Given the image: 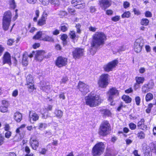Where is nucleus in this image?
Here are the masks:
<instances>
[{"mask_svg": "<svg viewBox=\"0 0 156 156\" xmlns=\"http://www.w3.org/2000/svg\"><path fill=\"white\" fill-rule=\"evenodd\" d=\"M118 63V61L115 60L105 65L103 67L105 71L109 72L112 70V69L116 66Z\"/></svg>", "mask_w": 156, "mask_h": 156, "instance_id": "nucleus-11", "label": "nucleus"}, {"mask_svg": "<svg viewBox=\"0 0 156 156\" xmlns=\"http://www.w3.org/2000/svg\"><path fill=\"white\" fill-rule=\"evenodd\" d=\"M147 84H144L142 87V91L143 93H145L150 91L148 89Z\"/></svg>", "mask_w": 156, "mask_h": 156, "instance_id": "nucleus-29", "label": "nucleus"}, {"mask_svg": "<svg viewBox=\"0 0 156 156\" xmlns=\"http://www.w3.org/2000/svg\"><path fill=\"white\" fill-rule=\"evenodd\" d=\"M141 99L139 96H136L135 98V101L136 105L139 106L140 105Z\"/></svg>", "mask_w": 156, "mask_h": 156, "instance_id": "nucleus-45", "label": "nucleus"}, {"mask_svg": "<svg viewBox=\"0 0 156 156\" xmlns=\"http://www.w3.org/2000/svg\"><path fill=\"white\" fill-rule=\"evenodd\" d=\"M67 36L66 34H63L61 37V39L62 40H66L67 38Z\"/></svg>", "mask_w": 156, "mask_h": 156, "instance_id": "nucleus-64", "label": "nucleus"}, {"mask_svg": "<svg viewBox=\"0 0 156 156\" xmlns=\"http://www.w3.org/2000/svg\"><path fill=\"white\" fill-rule=\"evenodd\" d=\"M133 11L135 14L139 15L141 14L139 10L137 9L136 8L133 9Z\"/></svg>", "mask_w": 156, "mask_h": 156, "instance_id": "nucleus-59", "label": "nucleus"}, {"mask_svg": "<svg viewBox=\"0 0 156 156\" xmlns=\"http://www.w3.org/2000/svg\"><path fill=\"white\" fill-rule=\"evenodd\" d=\"M144 156H152L150 153V149H147L144 152Z\"/></svg>", "mask_w": 156, "mask_h": 156, "instance_id": "nucleus-48", "label": "nucleus"}, {"mask_svg": "<svg viewBox=\"0 0 156 156\" xmlns=\"http://www.w3.org/2000/svg\"><path fill=\"white\" fill-rule=\"evenodd\" d=\"M68 10L69 13L72 14L73 13L75 12V11L74 9L70 7L68 8Z\"/></svg>", "mask_w": 156, "mask_h": 156, "instance_id": "nucleus-60", "label": "nucleus"}, {"mask_svg": "<svg viewBox=\"0 0 156 156\" xmlns=\"http://www.w3.org/2000/svg\"><path fill=\"white\" fill-rule=\"evenodd\" d=\"M88 29L90 31L94 32L96 31L97 28L95 27L90 26L89 27Z\"/></svg>", "mask_w": 156, "mask_h": 156, "instance_id": "nucleus-57", "label": "nucleus"}, {"mask_svg": "<svg viewBox=\"0 0 156 156\" xmlns=\"http://www.w3.org/2000/svg\"><path fill=\"white\" fill-rule=\"evenodd\" d=\"M54 113L55 116L58 118H61L63 115V112L58 109H55Z\"/></svg>", "mask_w": 156, "mask_h": 156, "instance_id": "nucleus-23", "label": "nucleus"}, {"mask_svg": "<svg viewBox=\"0 0 156 156\" xmlns=\"http://www.w3.org/2000/svg\"><path fill=\"white\" fill-rule=\"evenodd\" d=\"M119 92L118 90L115 87H112L110 88L108 91V100L111 103V105H112V102L113 101L114 98L118 95Z\"/></svg>", "mask_w": 156, "mask_h": 156, "instance_id": "nucleus-7", "label": "nucleus"}, {"mask_svg": "<svg viewBox=\"0 0 156 156\" xmlns=\"http://www.w3.org/2000/svg\"><path fill=\"white\" fill-rule=\"evenodd\" d=\"M130 16V13L129 11L125 12L122 15V17L123 18H129Z\"/></svg>", "mask_w": 156, "mask_h": 156, "instance_id": "nucleus-35", "label": "nucleus"}, {"mask_svg": "<svg viewBox=\"0 0 156 156\" xmlns=\"http://www.w3.org/2000/svg\"><path fill=\"white\" fill-rule=\"evenodd\" d=\"M30 143L31 146L34 150H36L38 147V142L36 139L31 138L30 140Z\"/></svg>", "mask_w": 156, "mask_h": 156, "instance_id": "nucleus-17", "label": "nucleus"}, {"mask_svg": "<svg viewBox=\"0 0 156 156\" xmlns=\"http://www.w3.org/2000/svg\"><path fill=\"white\" fill-rule=\"evenodd\" d=\"M18 94V91L17 90H15L13 91L12 93V96L14 97L17 96Z\"/></svg>", "mask_w": 156, "mask_h": 156, "instance_id": "nucleus-58", "label": "nucleus"}, {"mask_svg": "<svg viewBox=\"0 0 156 156\" xmlns=\"http://www.w3.org/2000/svg\"><path fill=\"white\" fill-rule=\"evenodd\" d=\"M42 32L40 31L37 32L36 34L33 37L34 39H38L41 37L42 34Z\"/></svg>", "mask_w": 156, "mask_h": 156, "instance_id": "nucleus-36", "label": "nucleus"}, {"mask_svg": "<svg viewBox=\"0 0 156 156\" xmlns=\"http://www.w3.org/2000/svg\"><path fill=\"white\" fill-rule=\"evenodd\" d=\"M122 99L125 101L126 103H129L131 101V99L129 96L124 95L122 97Z\"/></svg>", "mask_w": 156, "mask_h": 156, "instance_id": "nucleus-28", "label": "nucleus"}, {"mask_svg": "<svg viewBox=\"0 0 156 156\" xmlns=\"http://www.w3.org/2000/svg\"><path fill=\"white\" fill-rule=\"evenodd\" d=\"M12 14L9 11L5 12L2 19V28L5 31L7 30L10 25L11 20Z\"/></svg>", "mask_w": 156, "mask_h": 156, "instance_id": "nucleus-3", "label": "nucleus"}, {"mask_svg": "<svg viewBox=\"0 0 156 156\" xmlns=\"http://www.w3.org/2000/svg\"><path fill=\"white\" fill-rule=\"evenodd\" d=\"M78 88L83 95L89 92V86L85 83L80 82L78 84Z\"/></svg>", "mask_w": 156, "mask_h": 156, "instance_id": "nucleus-12", "label": "nucleus"}, {"mask_svg": "<svg viewBox=\"0 0 156 156\" xmlns=\"http://www.w3.org/2000/svg\"><path fill=\"white\" fill-rule=\"evenodd\" d=\"M71 3L75 7H76V5H80L82 4L85 3L83 0H73L71 2Z\"/></svg>", "mask_w": 156, "mask_h": 156, "instance_id": "nucleus-21", "label": "nucleus"}, {"mask_svg": "<svg viewBox=\"0 0 156 156\" xmlns=\"http://www.w3.org/2000/svg\"><path fill=\"white\" fill-rule=\"evenodd\" d=\"M45 52L43 50H39L36 51L35 54V59L39 61H41L44 57H45Z\"/></svg>", "mask_w": 156, "mask_h": 156, "instance_id": "nucleus-15", "label": "nucleus"}, {"mask_svg": "<svg viewBox=\"0 0 156 156\" xmlns=\"http://www.w3.org/2000/svg\"><path fill=\"white\" fill-rule=\"evenodd\" d=\"M101 113L105 115L109 116L111 114V112L109 110L107 109H103L101 111Z\"/></svg>", "mask_w": 156, "mask_h": 156, "instance_id": "nucleus-34", "label": "nucleus"}, {"mask_svg": "<svg viewBox=\"0 0 156 156\" xmlns=\"http://www.w3.org/2000/svg\"><path fill=\"white\" fill-rule=\"evenodd\" d=\"M105 145L104 143L101 142L96 144L93 147L92 154L93 156H100L104 152Z\"/></svg>", "mask_w": 156, "mask_h": 156, "instance_id": "nucleus-4", "label": "nucleus"}, {"mask_svg": "<svg viewBox=\"0 0 156 156\" xmlns=\"http://www.w3.org/2000/svg\"><path fill=\"white\" fill-rule=\"evenodd\" d=\"M68 79L67 77H63L60 82V84L61 85L64 84L68 81Z\"/></svg>", "mask_w": 156, "mask_h": 156, "instance_id": "nucleus-41", "label": "nucleus"}, {"mask_svg": "<svg viewBox=\"0 0 156 156\" xmlns=\"http://www.w3.org/2000/svg\"><path fill=\"white\" fill-rule=\"evenodd\" d=\"M130 128L132 130H134L136 128V125L133 123H130L129 124Z\"/></svg>", "mask_w": 156, "mask_h": 156, "instance_id": "nucleus-47", "label": "nucleus"}, {"mask_svg": "<svg viewBox=\"0 0 156 156\" xmlns=\"http://www.w3.org/2000/svg\"><path fill=\"white\" fill-rule=\"evenodd\" d=\"M42 40L44 41L48 42H54V39L52 37L48 35H45L42 37Z\"/></svg>", "mask_w": 156, "mask_h": 156, "instance_id": "nucleus-22", "label": "nucleus"}, {"mask_svg": "<svg viewBox=\"0 0 156 156\" xmlns=\"http://www.w3.org/2000/svg\"><path fill=\"white\" fill-rule=\"evenodd\" d=\"M86 104L90 107H94L98 106L102 101L99 95L90 94L85 97Z\"/></svg>", "mask_w": 156, "mask_h": 156, "instance_id": "nucleus-2", "label": "nucleus"}, {"mask_svg": "<svg viewBox=\"0 0 156 156\" xmlns=\"http://www.w3.org/2000/svg\"><path fill=\"white\" fill-rule=\"evenodd\" d=\"M89 7V10L90 12L91 13H93L95 12L96 11V8L95 6H91Z\"/></svg>", "mask_w": 156, "mask_h": 156, "instance_id": "nucleus-40", "label": "nucleus"}, {"mask_svg": "<svg viewBox=\"0 0 156 156\" xmlns=\"http://www.w3.org/2000/svg\"><path fill=\"white\" fill-rule=\"evenodd\" d=\"M30 120V122L32 121H36L38 120L39 118L38 115L35 112H30L29 114Z\"/></svg>", "mask_w": 156, "mask_h": 156, "instance_id": "nucleus-18", "label": "nucleus"}, {"mask_svg": "<svg viewBox=\"0 0 156 156\" xmlns=\"http://www.w3.org/2000/svg\"><path fill=\"white\" fill-rule=\"evenodd\" d=\"M70 37L72 39H74L76 37L75 32L73 30L70 31L69 33Z\"/></svg>", "mask_w": 156, "mask_h": 156, "instance_id": "nucleus-38", "label": "nucleus"}, {"mask_svg": "<svg viewBox=\"0 0 156 156\" xmlns=\"http://www.w3.org/2000/svg\"><path fill=\"white\" fill-rule=\"evenodd\" d=\"M28 57L25 55L23 56V58L22 61V63L23 65L24 66H26L27 65L28 61L27 60Z\"/></svg>", "mask_w": 156, "mask_h": 156, "instance_id": "nucleus-30", "label": "nucleus"}, {"mask_svg": "<svg viewBox=\"0 0 156 156\" xmlns=\"http://www.w3.org/2000/svg\"><path fill=\"white\" fill-rule=\"evenodd\" d=\"M2 63L3 64H8L9 66L12 64L11 56L8 52H6L3 55L2 58Z\"/></svg>", "mask_w": 156, "mask_h": 156, "instance_id": "nucleus-14", "label": "nucleus"}, {"mask_svg": "<svg viewBox=\"0 0 156 156\" xmlns=\"http://www.w3.org/2000/svg\"><path fill=\"white\" fill-rule=\"evenodd\" d=\"M13 118L14 120L17 122H20L22 119V115L19 112H16L14 114Z\"/></svg>", "mask_w": 156, "mask_h": 156, "instance_id": "nucleus-19", "label": "nucleus"}, {"mask_svg": "<svg viewBox=\"0 0 156 156\" xmlns=\"http://www.w3.org/2000/svg\"><path fill=\"white\" fill-rule=\"evenodd\" d=\"M4 50V48L2 45H0V57L2 55V53Z\"/></svg>", "mask_w": 156, "mask_h": 156, "instance_id": "nucleus-62", "label": "nucleus"}, {"mask_svg": "<svg viewBox=\"0 0 156 156\" xmlns=\"http://www.w3.org/2000/svg\"><path fill=\"white\" fill-rule=\"evenodd\" d=\"M4 138L2 136H0V146L2 145L4 143Z\"/></svg>", "mask_w": 156, "mask_h": 156, "instance_id": "nucleus-63", "label": "nucleus"}, {"mask_svg": "<svg viewBox=\"0 0 156 156\" xmlns=\"http://www.w3.org/2000/svg\"><path fill=\"white\" fill-rule=\"evenodd\" d=\"M27 1L29 3L31 4H34L37 1V0H27Z\"/></svg>", "mask_w": 156, "mask_h": 156, "instance_id": "nucleus-61", "label": "nucleus"}, {"mask_svg": "<svg viewBox=\"0 0 156 156\" xmlns=\"http://www.w3.org/2000/svg\"><path fill=\"white\" fill-rule=\"evenodd\" d=\"M9 4L11 8L12 9H14L15 8V5L14 0H10Z\"/></svg>", "mask_w": 156, "mask_h": 156, "instance_id": "nucleus-46", "label": "nucleus"}, {"mask_svg": "<svg viewBox=\"0 0 156 156\" xmlns=\"http://www.w3.org/2000/svg\"><path fill=\"white\" fill-rule=\"evenodd\" d=\"M41 4L44 5H47L49 4V0H39Z\"/></svg>", "mask_w": 156, "mask_h": 156, "instance_id": "nucleus-39", "label": "nucleus"}, {"mask_svg": "<svg viewBox=\"0 0 156 156\" xmlns=\"http://www.w3.org/2000/svg\"><path fill=\"white\" fill-rule=\"evenodd\" d=\"M28 91L30 92H32L34 89V85L32 76L31 75H27L26 78Z\"/></svg>", "mask_w": 156, "mask_h": 156, "instance_id": "nucleus-10", "label": "nucleus"}, {"mask_svg": "<svg viewBox=\"0 0 156 156\" xmlns=\"http://www.w3.org/2000/svg\"><path fill=\"white\" fill-rule=\"evenodd\" d=\"M145 15L147 17H151L152 16V13L149 11H146L145 13Z\"/></svg>", "mask_w": 156, "mask_h": 156, "instance_id": "nucleus-49", "label": "nucleus"}, {"mask_svg": "<svg viewBox=\"0 0 156 156\" xmlns=\"http://www.w3.org/2000/svg\"><path fill=\"white\" fill-rule=\"evenodd\" d=\"M11 132L9 131H7L5 134V136L7 138H9L11 135Z\"/></svg>", "mask_w": 156, "mask_h": 156, "instance_id": "nucleus-55", "label": "nucleus"}, {"mask_svg": "<svg viewBox=\"0 0 156 156\" xmlns=\"http://www.w3.org/2000/svg\"><path fill=\"white\" fill-rule=\"evenodd\" d=\"M109 75L108 74H103L100 76L98 82L99 86L102 88L106 87L108 84V78Z\"/></svg>", "mask_w": 156, "mask_h": 156, "instance_id": "nucleus-6", "label": "nucleus"}, {"mask_svg": "<svg viewBox=\"0 0 156 156\" xmlns=\"http://www.w3.org/2000/svg\"><path fill=\"white\" fill-rule=\"evenodd\" d=\"M49 3L53 5H57L59 4V0H49Z\"/></svg>", "mask_w": 156, "mask_h": 156, "instance_id": "nucleus-42", "label": "nucleus"}, {"mask_svg": "<svg viewBox=\"0 0 156 156\" xmlns=\"http://www.w3.org/2000/svg\"><path fill=\"white\" fill-rule=\"evenodd\" d=\"M8 111L7 108L6 106H1L0 107V111L2 112H6Z\"/></svg>", "mask_w": 156, "mask_h": 156, "instance_id": "nucleus-44", "label": "nucleus"}, {"mask_svg": "<svg viewBox=\"0 0 156 156\" xmlns=\"http://www.w3.org/2000/svg\"><path fill=\"white\" fill-rule=\"evenodd\" d=\"M147 85L148 87V89H149L150 90L153 89L154 86V82L152 80L149 81L148 83L147 84Z\"/></svg>", "mask_w": 156, "mask_h": 156, "instance_id": "nucleus-27", "label": "nucleus"}, {"mask_svg": "<svg viewBox=\"0 0 156 156\" xmlns=\"http://www.w3.org/2000/svg\"><path fill=\"white\" fill-rule=\"evenodd\" d=\"M137 135V136L140 139H144L145 136V134L144 132L139 130L138 131L137 134L135 133Z\"/></svg>", "mask_w": 156, "mask_h": 156, "instance_id": "nucleus-25", "label": "nucleus"}, {"mask_svg": "<svg viewBox=\"0 0 156 156\" xmlns=\"http://www.w3.org/2000/svg\"><path fill=\"white\" fill-rule=\"evenodd\" d=\"M84 52V49L80 48H76L73 51L72 55L74 59H79L83 55Z\"/></svg>", "mask_w": 156, "mask_h": 156, "instance_id": "nucleus-8", "label": "nucleus"}, {"mask_svg": "<svg viewBox=\"0 0 156 156\" xmlns=\"http://www.w3.org/2000/svg\"><path fill=\"white\" fill-rule=\"evenodd\" d=\"M144 44L143 40L139 39L136 40L134 43V49L135 51L137 53L140 52L142 49Z\"/></svg>", "mask_w": 156, "mask_h": 156, "instance_id": "nucleus-9", "label": "nucleus"}, {"mask_svg": "<svg viewBox=\"0 0 156 156\" xmlns=\"http://www.w3.org/2000/svg\"><path fill=\"white\" fill-rule=\"evenodd\" d=\"M120 19L119 16H116L113 17L112 18V20L114 22H117Z\"/></svg>", "mask_w": 156, "mask_h": 156, "instance_id": "nucleus-53", "label": "nucleus"}, {"mask_svg": "<svg viewBox=\"0 0 156 156\" xmlns=\"http://www.w3.org/2000/svg\"><path fill=\"white\" fill-rule=\"evenodd\" d=\"M144 120L143 119L141 120L138 122L137 124V127L139 129H142L143 128L141 127V126L144 123Z\"/></svg>", "mask_w": 156, "mask_h": 156, "instance_id": "nucleus-37", "label": "nucleus"}, {"mask_svg": "<svg viewBox=\"0 0 156 156\" xmlns=\"http://www.w3.org/2000/svg\"><path fill=\"white\" fill-rule=\"evenodd\" d=\"M50 88V86L48 85H42L41 89L43 91L47 92Z\"/></svg>", "mask_w": 156, "mask_h": 156, "instance_id": "nucleus-31", "label": "nucleus"}, {"mask_svg": "<svg viewBox=\"0 0 156 156\" xmlns=\"http://www.w3.org/2000/svg\"><path fill=\"white\" fill-rule=\"evenodd\" d=\"M47 16H44L43 15L41 17L40 19L37 22V25L39 26H42L46 24V19Z\"/></svg>", "mask_w": 156, "mask_h": 156, "instance_id": "nucleus-20", "label": "nucleus"}, {"mask_svg": "<svg viewBox=\"0 0 156 156\" xmlns=\"http://www.w3.org/2000/svg\"><path fill=\"white\" fill-rule=\"evenodd\" d=\"M15 42L14 39H10L8 40L7 41V44L9 45H12L13 43Z\"/></svg>", "mask_w": 156, "mask_h": 156, "instance_id": "nucleus-52", "label": "nucleus"}, {"mask_svg": "<svg viewBox=\"0 0 156 156\" xmlns=\"http://www.w3.org/2000/svg\"><path fill=\"white\" fill-rule=\"evenodd\" d=\"M99 4L100 6L104 9L108 7L111 5L109 0H101L99 1Z\"/></svg>", "mask_w": 156, "mask_h": 156, "instance_id": "nucleus-16", "label": "nucleus"}, {"mask_svg": "<svg viewBox=\"0 0 156 156\" xmlns=\"http://www.w3.org/2000/svg\"><path fill=\"white\" fill-rule=\"evenodd\" d=\"M64 94V93L61 92L59 94V98L60 99H62L63 100H64L65 99L66 97Z\"/></svg>", "mask_w": 156, "mask_h": 156, "instance_id": "nucleus-51", "label": "nucleus"}, {"mask_svg": "<svg viewBox=\"0 0 156 156\" xmlns=\"http://www.w3.org/2000/svg\"><path fill=\"white\" fill-rule=\"evenodd\" d=\"M67 59L62 57H58L56 62V65L59 67L65 66L67 64Z\"/></svg>", "mask_w": 156, "mask_h": 156, "instance_id": "nucleus-13", "label": "nucleus"}, {"mask_svg": "<svg viewBox=\"0 0 156 156\" xmlns=\"http://www.w3.org/2000/svg\"><path fill=\"white\" fill-rule=\"evenodd\" d=\"M135 79L136 82L135 86H138L139 84L140 83H143L145 80L144 78V77H136Z\"/></svg>", "mask_w": 156, "mask_h": 156, "instance_id": "nucleus-24", "label": "nucleus"}, {"mask_svg": "<svg viewBox=\"0 0 156 156\" xmlns=\"http://www.w3.org/2000/svg\"><path fill=\"white\" fill-rule=\"evenodd\" d=\"M85 3H83L80 5H76V8L78 9H82L85 7Z\"/></svg>", "mask_w": 156, "mask_h": 156, "instance_id": "nucleus-50", "label": "nucleus"}, {"mask_svg": "<svg viewBox=\"0 0 156 156\" xmlns=\"http://www.w3.org/2000/svg\"><path fill=\"white\" fill-rule=\"evenodd\" d=\"M149 20L146 18H143L140 21V24L143 26H147L149 23Z\"/></svg>", "mask_w": 156, "mask_h": 156, "instance_id": "nucleus-26", "label": "nucleus"}, {"mask_svg": "<svg viewBox=\"0 0 156 156\" xmlns=\"http://www.w3.org/2000/svg\"><path fill=\"white\" fill-rule=\"evenodd\" d=\"M130 4L127 2H125L123 4V7L124 8L126 9L129 6Z\"/></svg>", "mask_w": 156, "mask_h": 156, "instance_id": "nucleus-56", "label": "nucleus"}, {"mask_svg": "<svg viewBox=\"0 0 156 156\" xmlns=\"http://www.w3.org/2000/svg\"><path fill=\"white\" fill-rule=\"evenodd\" d=\"M81 27V25L79 23L76 24V26L77 32L79 34H80L81 33V30L80 29Z\"/></svg>", "mask_w": 156, "mask_h": 156, "instance_id": "nucleus-43", "label": "nucleus"}, {"mask_svg": "<svg viewBox=\"0 0 156 156\" xmlns=\"http://www.w3.org/2000/svg\"><path fill=\"white\" fill-rule=\"evenodd\" d=\"M68 26L67 24L62 25L60 26V29L62 32H65L68 30Z\"/></svg>", "mask_w": 156, "mask_h": 156, "instance_id": "nucleus-33", "label": "nucleus"}, {"mask_svg": "<svg viewBox=\"0 0 156 156\" xmlns=\"http://www.w3.org/2000/svg\"><path fill=\"white\" fill-rule=\"evenodd\" d=\"M153 98V94L151 93H147L146 96V100L147 101H149Z\"/></svg>", "mask_w": 156, "mask_h": 156, "instance_id": "nucleus-32", "label": "nucleus"}, {"mask_svg": "<svg viewBox=\"0 0 156 156\" xmlns=\"http://www.w3.org/2000/svg\"><path fill=\"white\" fill-rule=\"evenodd\" d=\"M106 39L107 36L103 32H96L93 36L91 46L96 48L103 45Z\"/></svg>", "mask_w": 156, "mask_h": 156, "instance_id": "nucleus-1", "label": "nucleus"}, {"mask_svg": "<svg viewBox=\"0 0 156 156\" xmlns=\"http://www.w3.org/2000/svg\"><path fill=\"white\" fill-rule=\"evenodd\" d=\"M110 130V124L107 121H104L101 124L99 134L100 135L105 136L108 134Z\"/></svg>", "mask_w": 156, "mask_h": 156, "instance_id": "nucleus-5", "label": "nucleus"}, {"mask_svg": "<svg viewBox=\"0 0 156 156\" xmlns=\"http://www.w3.org/2000/svg\"><path fill=\"white\" fill-rule=\"evenodd\" d=\"M58 14L60 16H63L67 15V12L64 11H60L58 12Z\"/></svg>", "mask_w": 156, "mask_h": 156, "instance_id": "nucleus-54", "label": "nucleus"}]
</instances>
